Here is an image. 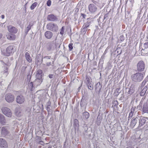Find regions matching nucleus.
<instances>
[{"mask_svg":"<svg viewBox=\"0 0 148 148\" xmlns=\"http://www.w3.org/2000/svg\"><path fill=\"white\" fill-rule=\"evenodd\" d=\"M26 67L25 66H22L21 68L22 72L23 73H24L26 70Z\"/></svg>","mask_w":148,"mask_h":148,"instance_id":"nucleus-50","label":"nucleus"},{"mask_svg":"<svg viewBox=\"0 0 148 148\" xmlns=\"http://www.w3.org/2000/svg\"><path fill=\"white\" fill-rule=\"evenodd\" d=\"M89 113L88 112H86L83 113V118L84 119H87L89 117Z\"/></svg>","mask_w":148,"mask_h":148,"instance_id":"nucleus-29","label":"nucleus"},{"mask_svg":"<svg viewBox=\"0 0 148 148\" xmlns=\"http://www.w3.org/2000/svg\"><path fill=\"white\" fill-rule=\"evenodd\" d=\"M97 64V62L96 61H95L93 62V64L95 65H96Z\"/></svg>","mask_w":148,"mask_h":148,"instance_id":"nucleus-59","label":"nucleus"},{"mask_svg":"<svg viewBox=\"0 0 148 148\" xmlns=\"http://www.w3.org/2000/svg\"><path fill=\"white\" fill-rule=\"evenodd\" d=\"M4 16L3 15H2L1 16V18L2 19H4Z\"/></svg>","mask_w":148,"mask_h":148,"instance_id":"nucleus-60","label":"nucleus"},{"mask_svg":"<svg viewBox=\"0 0 148 148\" xmlns=\"http://www.w3.org/2000/svg\"><path fill=\"white\" fill-rule=\"evenodd\" d=\"M15 114L17 116H21L23 114L22 109L20 107L16 108L15 110Z\"/></svg>","mask_w":148,"mask_h":148,"instance_id":"nucleus-12","label":"nucleus"},{"mask_svg":"<svg viewBox=\"0 0 148 148\" xmlns=\"http://www.w3.org/2000/svg\"><path fill=\"white\" fill-rule=\"evenodd\" d=\"M31 77V75L29 74L27 76V81L29 82H30Z\"/></svg>","mask_w":148,"mask_h":148,"instance_id":"nucleus-49","label":"nucleus"},{"mask_svg":"<svg viewBox=\"0 0 148 148\" xmlns=\"http://www.w3.org/2000/svg\"><path fill=\"white\" fill-rule=\"evenodd\" d=\"M88 88L90 90H92L93 89V86L92 84L91 83L87 84Z\"/></svg>","mask_w":148,"mask_h":148,"instance_id":"nucleus-32","label":"nucleus"},{"mask_svg":"<svg viewBox=\"0 0 148 148\" xmlns=\"http://www.w3.org/2000/svg\"><path fill=\"white\" fill-rule=\"evenodd\" d=\"M147 102H148V99H147Z\"/></svg>","mask_w":148,"mask_h":148,"instance_id":"nucleus-64","label":"nucleus"},{"mask_svg":"<svg viewBox=\"0 0 148 148\" xmlns=\"http://www.w3.org/2000/svg\"><path fill=\"white\" fill-rule=\"evenodd\" d=\"M46 48L47 50L50 51L54 49L53 44L51 42H49L47 44Z\"/></svg>","mask_w":148,"mask_h":148,"instance_id":"nucleus-16","label":"nucleus"},{"mask_svg":"<svg viewBox=\"0 0 148 148\" xmlns=\"http://www.w3.org/2000/svg\"><path fill=\"white\" fill-rule=\"evenodd\" d=\"M138 120V117H136L135 118H133L131 122V125L133 127H134Z\"/></svg>","mask_w":148,"mask_h":148,"instance_id":"nucleus-19","label":"nucleus"},{"mask_svg":"<svg viewBox=\"0 0 148 148\" xmlns=\"http://www.w3.org/2000/svg\"><path fill=\"white\" fill-rule=\"evenodd\" d=\"M3 113L6 116L8 117H11L12 115V112L11 110L6 107H3L1 108Z\"/></svg>","mask_w":148,"mask_h":148,"instance_id":"nucleus-4","label":"nucleus"},{"mask_svg":"<svg viewBox=\"0 0 148 148\" xmlns=\"http://www.w3.org/2000/svg\"><path fill=\"white\" fill-rule=\"evenodd\" d=\"M4 60L5 61H6L7 62L8 61V58H5L4 59Z\"/></svg>","mask_w":148,"mask_h":148,"instance_id":"nucleus-58","label":"nucleus"},{"mask_svg":"<svg viewBox=\"0 0 148 148\" xmlns=\"http://www.w3.org/2000/svg\"><path fill=\"white\" fill-rule=\"evenodd\" d=\"M141 101H140L139 105L137 106V108H136V111H137V110H141L142 109V104H141Z\"/></svg>","mask_w":148,"mask_h":148,"instance_id":"nucleus-40","label":"nucleus"},{"mask_svg":"<svg viewBox=\"0 0 148 148\" xmlns=\"http://www.w3.org/2000/svg\"><path fill=\"white\" fill-rule=\"evenodd\" d=\"M138 121L139 123V126L141 127L144 125L147 121H148V118L145 117H141L139 119H138Z\"/></svg>","mask_w":148,"mask_h":148,"instance_id":"nucleus-8","label":"nucleus"},{"mask_svg":"<svg viewBox=\"0 0 148 148\" xmlns=\"http://www.w3.org/2000/svg\"><path fill=\"white\" fill-rule=\"evenodd\" d=\"M148 87L147 86H145L141 92L140 95L141 96H143L145 94L147 90Z\"/></svg>","mask_w":148,"mask_h":148,"instance_id":"nucleus-27","label":"nucleus"},{"mask_svg":"<svg viewBox=\"0 0 148 148\" xmlns=\"http://www.w3.org/2000/svg\"><path fill=\"white\" fill-rule=\"evenodd\" d=\"M2 36V34H1L0 33V39L1 38Z\"/></svg>","mask_w":148,"mask_h":148,"instance_id":"nucleus-61","label":"nucleus"},{"mask_svg":"<svg viewBox=\"0 0 148 148\" xmlns=\"http://www.w3.org/2000/svg\"><path fill=\"white\" fill-rule=\"evenodd\" d=\"M73 44L72 43H70L69 45V50L71 51L73 49Z\"/></svg>","mask_w":148,"mask_h":148,"instance_id":"nucleus-43","label":"nucleus"},{"mask_svg":"<svg viewBox=\"0 0 148 148\" xmlns=\"http://www.w3.org/2000/svg\"><path fill=\"white\" fill-rule=\"evenodd\" d=\"M31 25L30 24H29L27 27H25V35L26 36L29 31L31 28Z\"/></svg>","mask_w":148,"mask_h":148,"instance_id":"nucleus-28","label":"nucleus"},{"mask_svg":"<svg viewBox=\"0 0 148 148\" xmlns=\"http://www.w3.org/2000/svg\"><path fill=\"white\" fill-rule=\"evenodd\" d=\"M9 133V128L8 126H3L1 128V133L3 136H5Z\"/></svg>","mask_w":148,"mask_h":148,"instance_id":"nucleus-9","label":"nucleus"},{"mask_svg":"<svg viewBox=\"0 0 148 148\" xmlns=\"http://www.w3.org/2000/svg\"><path fill=\"white\" fill-rule=\"evenodd\" d=\"M64 26H62L60 29V34L62 36L64 34Z\"/></svg>","mask_w":148,"mask_h":148,"instance_id":"nucleus-38","label":"nucleus"},{"mask_svg":"<svg viewBox=\"0 0 148 148\" xmlns=\"http://www.w3.org/2000/svg\"><path fill=\"white\" fill-rule=\"evenodd\" d=\"M78 121L77 119H75L74 122V125L76 127H77L78 125Z\"/></svg>","mask_w":148,"mask_h":148,"instance_id":"nucleus-42","label":"nucleus"},{"mask_svg":"<svg viewBox=\"0 0 148 148\" xmlns=\"http://www.w3.org/2000/svg\"><path fill=\"white\" fill-rule=\"evenodd\" d=\"M102 86L101 85L100 82H98L95 86V90H99V91L100 92L101 90Z\"/></svg>","mask_w":148,"mask_h":148,"instance_id":"nucleus-26","label":"nucleus"},{"mask_svg":"<svg viewBox=\"0 0 148 148\" xmlns=\"http://www.w3.org/2000/svg\"><path fill=\"white\" fill-rule=\"evenodd\" d=\"M120 40L121 41H123L125 39V37L123 35L119 37Z\"/></svg>","mask_w":148,"mask_h":148,"instance_id":"nucleus-41","label":"nucleus"},{"mask_svg":"<svg viewBox=\"0 0 148 148\" xmlns=\"http://www.w3.org/2000/svg\"><path fill=\"white\" fill-rule=\"evenodd\" d=\"M0 146L1 147H7V143L5 140L2 138H0Z\"/></svg>","mask_w":148,"mask_h":148,"instance_id":"nucleus-18","label":"nucleus"},{"mask_svg":"<svg viewBox=\"0 0 148 148\" xmlns=\"http://www.w3.org/2000/svg\"><path fill=\"white\" fill-rule=\"evenodd\" d=\"M92 2L94 3L96 5H97L98 3V2L97 1H94V0H92Z\"/></svg>","mask_w":148,"mask_h":148,"instance_id":"nucleus-56","label":"nucleus"},{"mask_svg":"<svg viewBox=\"0 0 148 148\" xmlns=\"http://www.w3.org/2000/svg\"><path fill=\"white\" fill-rule=\"evenodd\" d=\"M25 98L22 95H20L17 96L16 99V102L19 104H21L23 103L25 101Z\"/></svg>","mask_w":148,"mask_h":148,"instance_id":"nucleus-10","label":"nucleus"},{"mask_svg":"<svg viewBox=\"0 0 148 148\" xmlns=\"http://www.w3.org/2000/svg\"><path fill=\"white\" fill-rule=\"evenodd\" d=\"M50 107L51 106H47L46 107V110H47L48 112H50L51 111Z\"/></svg>","mask_w":148,"mask_h":148,"instance_id":"nucleus-46","label":"nucleus"},{"mask_svg":"<svg viewBox=\"0 0 148 148\" xmlns=\"http://www.w3.org/2000/svg\"><path fill=\"white\" fill-rule=\"evenodd\" d=\"M85 102L82 100L80 102L81 106V107H83L85 105Z\"/></svg>","mask_w":148,"mask_h":148,"instance_id":"nucleus-51","label":"nucleus"},{"mask_svg":"<svg viewBox=\"0 0 148 148\" xmlns=\"http://www.w3.org/2000/svg\"><path fill=\"white\" fill-rule=\"evenodd\" d=\"M88 9L90 12L94 13L97 11V8L94 4H90L88 5Z\"/></svg>","mask_w":148,"mask_h":148,"instance_id":"nucleus-11","label":"nucleus"},{"mask_svg":"<svg viewBox=\"0 0 148 148\" xmlns=\"http://www.w3.org/2000/svg\"><path fill=\"white\" fill-rule=\"evenodd\" d=\"M37 5V3L35 2L34 3L30 6V8L31 10L34 9Z\"/></svg>","mask_w":148,"mask_h":148,"instance_id":"nucleus-33","label":"nucleus"},{"mask_svg":"<svg viewBox=\"0 0 148 148\" xmlns=\"http://www.w3.org/2000/svg\"><path fill=\"white\" fill-rule=\"evenodd\" d=\"M136 107L132 106L131 109V112L129 113V116H128V120L131 118L132 117L133 114L134 112H136Z\"/></svg>","mask_w":148,"mask_h":148,"instance_id":"nucleus-20","label":"nucleus"},{"mask_svg":"<svg viewBox=\"0 0 148 148\" xmlns=\"http://www.w3.org/2000/svg\"><path fill=\"white\" fill-rule=\"evenodd\" d=\"M6 36L7 38L10 40H13L15 39V36L14 34H9L6 35Z\"/></svg>","mask_w":148,"mask_h":148,"instance_id":"nucleus-23","label":"nucleus"},{"mask_svg":"<svg viewBox=\"0 0 148 148\" xmlns=\"http://www.w3.org/2000/svg\"><path fill=\"white\" fill-rule=\"evenodd\" d=\"M53 75L52 74H49V77L50 78H52L53 77Z\"/></svg>","mask_w":148,"mask_h":148,"instance_id":"nucleus-57","label":"nucleus"},{"mask_svg":"<svg viewBox=\"0 0 148 148\" xmlns=\"http://www.w3.org/2000/svg\"><path fill=\"white\" fill-rule=\"evenodd\" d=\"M25 56L28 62H30L32 61V59L29 54L28 52H26L25 53Z\"/></svg>","mask_w":148,"mask_h":148,"instance_id":"nucleus-25","label":"nucleus"},{"mask_svg":"<svg viewBox=\"0 0 148 148\" xmlns=\"http://www.w3.org/2000/svg\"><path fill=\"white\" fill-rule=\"evenodd\" d=\"M48 148H52V147L51 146L49 147Z\"/></svg>","mask_w":148,"mask_h":148,"instance_id":"nucleus-62","label":"nucleus"},{"mask_svg":"<svg viewBox=\"0 0 148 148\" xmlns=\"http://www.w3.org/2000/svg\"><path fill=\"white\" fill-rule=\"evenodd\" d=\"M36 76L37 78L43 79L42 72L41 70L38 69L37 70Z\"/></svg>","mask_w":148,"mask_h":148,"instance_id":"nucleus-17","label":"nucleus"},{"mask_svg":"<svg viewBox=\"0 0 148 148\" xmlns=\"http://www.w3.org/2000/svg\"><path fill=\"white\" fill-rule=\"evenodd\" d=\"M5 65V66H9L11 65V64L9 62H4Z\"/></svg>","mask_w":148,"mask_h":148,"instance_id":"nucleus-52","label":"nucleus"},{"mask_svg":"<svg viewBox=\"0 0 148 148\" xmlns=\"http://www.w3.org/2000/svg\"><path fill=\"white\" fill-rule=\"evenodd\" d=\"M147 81L145 79L142 83H141V88H142L145 85V84L147 82Z\"/></svg>","mask_w":148,"mask_h":148,"instance_id":"nucleus-44","label":"nucleus"},{"mask_svg":"<svg viewBox=\"0 0 148 148\" xmlns=\"http://www.w3.org/2000/svg\"><path fill=\"white\" fill-rule=\"evenodd\" d=\"M145 64L143 61H139L137 64V69L138 71H143L145 69Z\"/></svg>","mask_w":148,"mask_h":148,"instance_id":"nucleus-5","label":"nucleus"},{"mask_svg":"<svg viewBox=\"0 0 148 148\" xmlns=\"http://www.w3.org/2000/svg\"><path fill=\"white\" fill-rule=\"evenodd\" d=\"M148 47V42H146L144 43L143 45V47L142 49V52H143L144 53L146 54L147 52H145V49H147Z\"/></svg>","mask_w":148,"mask_h":148,"instance_id":"nucleus-24","label":"nucleus"},{"mask_svg":"<svg viewBox=\"0 0 148 148\" xmlns=\"http://www.w3.org/2000/svg\"><path fill=\"white\" fill-rule=\"evenodd\" d=\"M134 90L133 88L132 87H130L129 89V91H128V94L131 95L133 93Z\"/></svg>","mask_w":148,"mask_h":148,"instance_id":"nucleus-39","label":"nucleus"},{"mask_svg":"<svg viewBox=\"0 0 148 148\" xmlns=\"http://www.w3.org/2000/svg\"><path fill=\"white\" fill-rule=\"evenodd\" d=\"M0 123L3 125L6 123V121L4 116L1 114H0Z\"/></svg>","mask_w":148,"mask_h":148,"instance_id":"nucleus-21","label":"nucleus"},{"mask_svg":"<svg viewBox=\"0 0 148 148\" xmlns=\"http://www.w3.org/2000/svg\"><path fill=\"white\" fill-rule=\"evenodd\" d=\"M81 16H80V17H82L84 18H85L86 17V15L84 14L81 13Z\"/></svg>","mask_w":148,"mask_h":148,"instance_id":"nucleus-53","label":"nucleus"},{"mask_svg":"<svg viewBox=\"0 0 148 148\" xmlns=\"http://www.w3.org/2000/svg\"><path fill=\"white\" fill-rule=\"evenodd\" d=\"M15 47L14 45H11L8 47L6 48L5 55L8 56L13 53L15 51Z\"/></svg>","mask_w":148,"mask_h":148,"instance_id":"nucleus-3","label":"nucleus"},{"mask_svg":"<svg viewBox=\"0 0 148 148\" xmlns=\"http://www.w3.org/2000/svg\"><path fill=\"white\" fill-rule=\"evenodd\" d=\"M51 102L49 101L47 103V106H51Z\"/></svg>","mask_w":148,"mask_h":148,"instance_id":"nucleus-54","label":"nucleus"},{"mask_svg":"<svg viewBox=\"0 0 148 148\" xmlns=\"http://www.w3.org/2000/svg\"><path fill=\"white\" fill-rule=\"evenodd\" d=\"M142 111L144 113H148V104L147 103H144L143 105Z\"/></svg>","mask_w":148,"mask_h":148,"instance_id":"nucleus-22","label":"nucleus"},{"mask_svg":"<svg viewBox=\"0 0 148 148\" xmlns=\"http://www.w3.org/2000/svg\"><path fill=\"white\" fill-rule=\"evenodd\" d=\"M34 82H31L28 84V86L30 89L31 91L33 90V87H34Z\"/></svg>","mask_w":148,"mask_h":148,"instance_id":"nucleus-30","label":"nucleus"},{"mask_svg":"<svg viewBox=\"0 0 148 148\" xmlns=\"http://www.w3.org/2000/svg\"><path fill=\"white\" fill-rule=\"evenodd\" d=\"M8 68L6 66H4V69L3 70V72L4 74L6 76H7L8 74Z\"/></svg>","mask_w":148,"mask_h":148,"instance_id":"nucleus-31","label":"nucleus"},{"mask_svg":"<svg viewBox=\"0 0 148 148\" xmlns=\"http://www.w3.org/2000/svg\"><path fill=\"white\" fill-rule=\"evenodd\" d=\"M85 82L86 84H88L89 83H91L87 75L86 76V80L85 81Z\"/></svg>","mask_w":148,"mask_h":148,"instance_id":"nucleus-36","label":"nucleus"},{"mask_svg":"<svg viewBox=\"0 0 148 148\" xmlns=\"http://www.w3.org/2000/svg\"><path fill=\"white\" fill-rule=\"evenodd\" d=\"M51 0H48L47 3V5L48 6H50L51 5Z\"/></svg>","mask_w":148,"mask_h":148,"instance_id":"nucleus-48","label":"nucleus"},{"mask_svg":"<svg viewBox=\"0 0 148 148\" xmlns=\"http://www.w3.org/2000/svg\"><path fill=\"white\" fill-rule=\"evenodd\" d=\"M57 37H56V39H55V40H56V39H57Z\"/></svg>","mask_w":148,"mask_h":148,"instance_id":"nucleus-63","label":"nucleus"},{"mask_svg":"<svg viewBox=\"0 0 148 148\" xmlns=\"http://www.w3.org/2000/svg\"><path fill=\"white\" fill-rule=\"evenodd\" d=\"M5 99L9 103L12 102L14 99V95L10 93L7 94L5 96Z\"/></svg>","mask_w":148,"mask_h":148,"instance_id":"nucleus-6","label":"nucleus"},{"mask_svg":"<svg viewBox=\"0 0 148 148\" xmlns=\"http://www.w3.org/2000/svg\"><path fill=\"white\" fill-rule=\"evenodd\" d=\"M91 21H87L86 22L84 23V25H83L85 27L87 28L89 27V26L91 25Z\"/></svg>","mask_w":148,"mask_h":148,"instance_id":"nucleus-34","label":"nucleus"},{"mask_svg":"<svg viewBox=\"0 0 148 148\" xmlns=\"http://www.w3.org/2000/svg\"><path fill=\"white\" fill-rule=\"evenodd\" d=\"M144 77L143 74L140 73H136L131 75L132 80L134 82H141Z\"/></svg>","mask_w":148,"mask_h":148,"instance_id":"nucleus-1","label":"nucleus"},{"mask_svg":"<svg viewBox=\"0 0 148 148\" xmlns=\"http://www.w3.org/2000/svg\"><path fill=\"white\" fill-rule=\"evenodd\" d=\"M51 58V56H45L42 58V61L43 58L45 59L46 60H47L48 59H50Z\"/></svg>","mask_w":148,"mask_h":148,"instance_id":"nucleus-45","label":"nucleus"},{"mask_svg":"<svg viewBox=\"0 0 148 148\" xmlns=\"http://www.w3.org/2000/svg\"><path fill=\"white\" fill-rule=\"evenodd\" d=\"M45 36L47 39H50L53 36V33L51 31H47L45 33Z\"/></svg>","mask_w":148,"mask_h":148,"instance_id":"nucleus-14","label":"nucleus"},{"mask_svg":"<svg viewBox=\"0 0 148 148\" xmlns=\"http://www.w3.org/2000/svg\"><path fill=\"white\" fill-rule=\"evenodd\" d=\"M47 20L48 21L55 22L58 21V16L53 14L48 15L47 17Z\"/></svg>","mask_w":148,"mask_h":148,"instance_id":"nucleus-7","label":"nucleus"},{"mask_svg":"<svg viewBox=\"0 0 148 148\" xmlns=\"http://www.w3.org/2000/svg\"><path fill=\"white\" fill-rule=\"evenodd\" d=\"M108 17V15H107V14H105L104 15V16H103V20L104 19H105L106 18H107V17Z\"/></svg>","mask_w":148,"mask_h":148,"instance_id":"nucleus-55","label":"nucleus"},{"mask_svg":"<svg viewBox=\"0 0 148 148\" xmlns=\"http://www.w3.org/2000/svg\"><path fill=\"white\" fill-rule=\"evenodd\" d=\"M87 29V28L83 25L82 29V31L85 34L86 32Z\"/></svg>","mask_w":148,"mask_h":148,"instance_id":"nucleus-37","label":"nucleus"},{"mask_svg":"<svg viewBox=\"0 0 148 148\" xmlns=\"http://www.w3.org/2000/svg\"><path fill=\"white\" fill-rule=\"evenodd\" d=\"M113 104H114V106H116L119 104L118 102L117 101H114L113 103Z\"/></svg>","mask_w":148,"mask_h":148,"instance_id":"nucleus-47","label":"nucleus"},{"mask_svg":"<svg viewBox=\"0 0 148 148\" xmlns=\"http://www.w3.org/2000/svg\"><path fill=\"white\" fill-rule=\"evenodd\" d=\"M46 65L48 66H53L54 65V61H53L52 62H47L46 63Z\"/></svg>","mask_w":148,"mask_h":148,"instance_id":"nucleus-35","label":"nucleus"},{"mask_svg":"<svg viewBox=\"0 0 148 148\" xmlns=\"http://www.w3.org/2000/svg\"><path fill=\"white\" fill-rule=\"evenodd\" d=\"M43 79L37 78L34 80L33 82L34 84V87H36L40 86L42 82Z\"/></svg>","mask_w":148,"mask_h":148,"instance_id":"nucleus-13","label":"nucleus"},{"mask_svg":"<svg viewBox=\"0 0 148 148\" xmlns=\"http://www.w3.org/2000/svg\"><path fill=\"white\" fill-rule=\"evenodd\" d=\"M8 31L10 32L15 34L17 32L18 30L15 27L11 25L8 26Z\"/></svg>","mask_w":148,"mask_h":148,"instance_id":"nucleus-15","label":"nucleus"},{"mask_svg":"<svg viewBox=\"0 0 148 148\" xmlns=\"http://www.w3.org/2000/svg\"><path fill=\"white\" fill-rule=\"evenodd\" d=\"M46 28L48 30L53 32H57L59 30L58 25L52 22L47 24Z\"/></svg>","mask_w":148,"mask_h":148,"instance_id":"nucleus-2","label":"nucleus"}]
</instances>
